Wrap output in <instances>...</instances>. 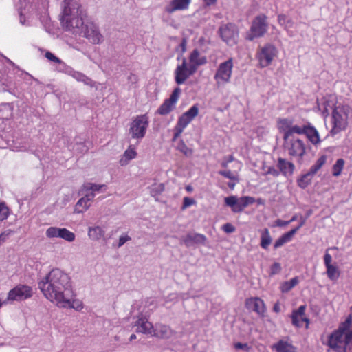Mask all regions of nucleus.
Returning <instances> with one entry per match:
<instances>
[{
  "label": "nucleus",
  "mask_w": 352,
  "mask_h": 352,
  "mask_svg": "<svg viewBox=\"0 0 352 352\" xmlns=\"http://www.w3.org/2000/svg\"><path fill=\"white\" fill-rule=\"evenodd\" d=\"M191 0H171L165 7L166 12L170 14L178 10H186L188 8Z\"/></svg>",
  "instance_id": "aec40b11"
},
{
  "label": "nucleus",
  "mask_w": 352,
  "mask_h": 352,
  "mask_svg": "<svg viewBox=\"0 0 352 352\" xmlns=\"http://www.w3.org/2000/svg\"><path fill=\"white\" fill-rule=\"evenodd\" d=\"M177 148L186 156H190L193 153L192 150L188 148L183 140L179 142Z\"/></svg>",
  "instance_id": "09e8293b"
},
{
  "label": "nucleus",
  "mask_w": 352,
  "mask_h": 352,
  "mask_svg": "<svg viewBox=\"0 0 352 352\" xmlns=\"http://www.w3.org/2000/svg\"><path fill=\"white\" fill-rule=\"evenodd\" d=\"M11 231L8 230L2 232L0 234V245H2L9 238Z\"/></svg>",
  "instance_id": "13d9d810"
},
{
  "label": "nucleus",
  "mask_w": 352,
  "mask_h": 352,
  "mask_svg": "<svg viewBox=\"0 0 352 352\" xmlns=\"http://www.w3.org/2000/svg\"><path fill=\"white\" fill-rule=\"evenodd\" d=\"M164 186L163 184H162V183L154 184L151 187L150 193H151V196L155 197L157 195H159L160 194H161L164 191Z\"/></svg>",
  "instance_id": "de8ad7c7"
},
{
  "label": "nucleus",
  "mask_w": 352,
  "mask_h": 352,
  "mask_svg": "<svg viewBox=\"0 0 352 352\" xmlns=\"http://www.w3.org/2000/svg\"><path fill=\"white\" fill-rule=\"evenodd\" d=\"M352 117V108L347 104H339L332 111L333 127L330 131L335 135L346 129L349 119Z\"/></svg>",
  "instance_id": "39448f33"
},
{
  "label": "nucleus",
  "mask_w": 352,
  "mask_h": 352,
  "mask_svg": "<svg viewBox=\"0 0 352 352\" xmlns=\"http://www.w3.org/2000/svg\"><path fill=\"white\" fill-rule=\"evenodd\" d=\"M306 126L307 125L298 126L292 124L289 131L283 135V138H296L294 135V133L298 135L304 134Z\"/></svg>",
  "instance_id": "72a5a7b5"
},
{
  "label": "nucleus",
  "mask_w": 352,
  "mask_h": 352,
  "mask_svg": "<svg viewBox=\"0 0 352 352\" xmlns=\"http://www.w3.org/2000/svg\"><path fill=\"white\" fill-rule=\"evenodd\" d=\"M305 305H301L298 309L293 311L292 320V324L296 327H302L303 323L305 322V327L308 328L309 319L305 316Z\"/></svg>",
  "instance_id": "a211bd4d"
},
{
  "label": "nucleus",
  "mask_w": 352,
  "mask_h": 352,
  "mask_svg": "<svg viewBox=\"0 0 352 352\" xmlns=\"http://www.w3.org/2000/svg\"><path fill=\"white\" fill-rule=\"evenodd\" d=\"M72 77L74 78V79H76L78 82H83L86 85H89L91 87L94 86L93 80L91 78H89V77H87V76H85L84 74H82L80 72L75 71V72L73 73V75Z\"/></svg>",
  "instance_id": "58836bf2"
},
{
  "label": "nucleus",
  "mask_w": 352,
  "mask_h": 352,
  "mask_svg": "<svg viewBox=\"0 0 352 352\" xmlns=\"http://www.w3.org/2000/svg\"><path fill=\"white\" fill-rule=\"evenodd\" d=\"M128 81L131 85H136L138 82V77L134 74H131L128 76Z\"/></svg>",
  "instance_id": "e2e57ef3"
},
{
  "label": "nucleus",
  "mask_w": 352,
  "mask_h": 352,
  "mask_svg": "<svg viewBox=\"0 0 352 352\" xmlns=\"http://www.w3.org/2000/svg\"><path fill=\"white\" fill-rule=\"evenodd\" d=\"M45 56L46 58H47L49 60L59 64H64V63L59 58L56 57L54 54L51 53L50 52H47Z\"/></svg>",
  "instance_id": "5fc2aeb1"
},
{
  "label": "nucleus",
  "mask_w": 352,
  "mask_h": 352,
  "mask_svg": "<svg viewBox=\"0 0 352 352\" xmlns=\"http://www.w3.org/2000/svg\"><path fill=\"white\" fill-rule=\"evenodd\" d=\"M77 36L86 38L92 44H100L104 41L98 27L94 23L89 21H86L84 23L82 32Z\"/></svg>",
  "instance_id": "1a4fd4ad"
},
{
  "label": "nucleus",
  "mask_w": 352,
  "mask_h": 352,
  "mask_svg": "<svg viewBox=\"0 0 352 352\" xmlns=\"http://www.w3.org/2000/svg\"><path fill=\"white\" fill-rule=\"evenodd\" d=\"M198 113L199 107L197 104H195L179 117L176 125L184 130Z\"/></svg>",
  "instance_id": "dca6fc26"
},
{
  "label": "nucleus",
  "mask_w": 352,
  "mask_h": 352,
  "mask_svg": "<svg viewBox=\"0 0 352 352\" xmlns=\"http://www.w3.org/2000/svg\"><path fill=\"white\" fill-rule=\"evenodd\" d=\"M245 305L248 309L254 311L259 315L263 314L265 311L263 301L258 298L248 299Z\"/></svg>",
  "instance_id": "4be33fe9"
},
{
  "label": "nucleus",
  "mask_w": 352,
  "mask_h": 352,
  "mask_svg": "<svg viewBox=\"0 0 352 352\" xmlns=\"http://www.w3.org/2000/svg\"><path fill=\"white\" fill-rule=\"evenodd\" d=\"M289 223H290V221H283V220H280V219H278L277 221H276V225L277 226H279V227L286 226Z\"/></svg>",
  "instance_id": "338daca9"
},
{
  "label": "nucleus",
  "mask_w": 352,
  "mask_h": 352,
  "mask_svg": "<svg viewBox=\"0 0 352 352\" xmlns=\"http://www.w3.org/2000/svg\"><path fill=\"white\" fill-rule=\"evenodd\" d=\"M267 174H270L273 176L277 177L279 175V171L275 169L274 167H269L267 171Z\"/></svg>",
  "instance_id": "0e129e2a"
},
{
  "label": "nucleus",
  "mask_w": 352,
  "mask_h": 352,
  "mask_svg": "<svg viewBox=\"0 0 352 352\" xmlns=\"http://www.w3.org/2000/svg\"><path fill=\"white\" fill-rule=\"evenodd\" d=\"M327 157L326 155L320 156L316 162L313 164L308 172L310 173L312 175H314L320 168L321 167L326 163Z\"/></svg>",
  "instance_id": "ea45409f"
},
{
  "label": "nucleus",
  "mask_w": 352,
  "mask_h": 352,
  "mask_svg": "<svg viewBox=\"0 0 352 352\" xmlns=\"http://www.w3.org/2000/svg\"><path fill=\"white\" fill-rule=\"evenodd\" d=\"M15 7L19 12L20 23L22 25H28L25 20L26 15L34 10L38 14H40L41 23L45 25L50 24V19L47 14L48 2L47 0H42L41 3L38 1L30 3V0H18L15 2Z\"/></svg>",
  "instance_id": "20e7f679"
},
{
  "label": "nucleus",
  "mask_w": 352,
  "mask_h": 352,
  "mask_svg": "<svg viewBox=\"0 0 352 352\" xmlns=\"http://www.w3.org/2000/svg\"><path fill=\"white\" fill-rule=\"evenodd\" d=\"M32 296V289L26 285H19L9 291L8 301H21Z\"/></svg>",
  "instance_id": "ddd939ff"
},
{
  "label": "nucleus",
  "mask_w": 352,
  "mask_h": 352,
  "mask_svg": "<svg viewBox=\"0 0 352 352\" xmlns=\"http://www.w3.org/2000/svg\"><path fill=\"white\" fill-rule=\"evenodd\" d=\"M173 131H174V135H173V140L175 141L183 133L184 129H182V128H180V127L177 126V125H175V126L174 127Z\"/></svg>",
  "instance_id": "bf43d9fd"
},
{
  "label": "nucleus",
  "mask_w": 352,
  "mask_h": 352,
  "mask_svg": "<svg viewBox=\"0 0 352 352\" xmlns=\"http://www.w3.org/2000/svg\"><path fill=\"white\" fill-rule=\"evenodd\" d=\"M314 175H312L311 174H310L309 172H307L306 174L302 175V177L298 179L297 182H298V185L301 188H307L311 183V178Z\"/></svg>",
  "instance_id": "c03bdc74"
},
{
  "label": "nucleus",
  "mask_w": 352,
  "mask_h": 352,
  "mask_svg": "<svg viewBox=\"0 0 352 352\" xmlns=\"http://www.w3.org/2000/svg\"><path fill=\"white\" fill-rule=\"evenodd\" d=\"M85 23L79 2L77 0H64L60 18L63 28L77 36L82 32Z\"/></svg>",
  "instance_id": "f03ea898"
},
{
  "label": "nucleus",
  "mask_w": 352,
  "mask_h": 352,
  "mask_svg": "<svg viewBox=\"0 0 352 352\" xmlns=\"http://www.w3.org/2000/svg\"><path fill=\"white\" fill-rule=\"evenodd\" d=\"M180 94L181 89L178 87L175 88L170 98L165 100L162 104L158 108L157 113L162 116H165L171 112L175 107V104L178 101Z\"/></svg>",
  "instance_id": "4468645a"
},
{
  "label": "nucleus",
  "mask_w": 352,
  "mask_h": 352,
  "mask_svg": "<svg viewBox=\"0 0 352 352\" xmlns=\"http://www.w3.org/2000/svg\"><path fill=\"white\" fill-rule=\"evenodd\" d=\"M195 204H196V201L194 199H192L191 197H184V199H183V204L182 206V210H184L187 208H188L191 206L195 205Z\"/></svg>",
  "instance_id": "603ef678"
},
{
  "label": "nucleus",
  "mask_w": 352,
  "mask_h": 352,
  "mask_svg": "<svg viewBox=\"0 0 352 352\" xmlns=\"http://www.w3.org/2000/svg\"><path fill=\"white\" fill-rule=\"evenodd\" d=\"M225 203L227 206L232 208L233 212H239L242 210L241 205L238 202V199L235 196L226 197Z\"/></svg>",
  "instance_id": "2f4dec72"
},
{
  "label": "nucleus",
  "mask_w": 352,
  "mask_h": 352,
  "mask_svg": "<svg viewBox=\"0 0 352 352\" xmlns=\"http://www.w3.org/2000/svg\"><path fill=\"white\" fill-rule=\"evenodd\" d=\"M333 106V102H330L326 97L318 100V108L322 113H328Z\"/></svg>",
  "instance_id": "f704fd0d"
},
{
  "label": "nucleus",
  "mask_w": 352,
  "mask_h": 352,
  "mask_svg": "<svg viewBox=\"0 0 352 352\" xmlns=\"http://www.w3.org/2000/svg\"><path fill=\"white\" fill-rule=\"evenodd\" d=\"M38 287L47 300L60 308L78 311L83 309L82 302L74 298L69 276L60 269L51 270L38 283Z\"/></svg>",
  "instance_id": "f257e3e1"
},
{
  "label": "nucleus",
  "mask_w": 352,
  "mask_h": 352,
  "mask_svg": "<svg viewBox=\"0 0 352 352\" xmlns=\"http://www.w3.org/2000/svg\"><path fill=\"white\" fill-rule=\"evenodd\" d=\"M219 32L221 38L229 45H232L236 43L237 37V31L234 24L229 23L223 25L219 28Z\"/></svg>",
  "instance_id": "2eb2a0df"
},
{
  "label": "nucleus",
  "mask_w": 352,
  "mask_h": 352,
  "mask_svg": "<svg viewBox=\"0 0 352 352\" xmlns=\"http://www.w3.org/2000/svg\"><path fill=\"white\" fill-rule=\"evenodd\" d=\"M277 167L280 172L285 177L291 176L295 168L293 163L280 157L278 159Z\"/></svg>",
  "instance_id": "5701e85b"
},
{
  "label": "nucleus",
  "mask_w": 352,
  "mask_h": 352,
  "mask_svg": "<svg viewBox=\"0 0 352 352\" xmlns=\"http://www.w3.org/2000/svg\"><path fill=\"white\" fill-rule=\"evenodd\" d=\"M135 327H136L137 332H140L144 334H150L152 336L154 326L148 321L146 316H144L142 314L139 316L138 320L135 322Z\"/></svg>",
  "instance_id": "f3484780"
},
{
  "label": "nucleus",
  "mask_w": 352,
  "mask_h": 352,
  "mask_svg": "<svg viewBox=\"0 0 352 352\" xmlns=\"http://www.w3.org/2000/svg\"><path fill=\"white\" fill-rule=\"evenodd\" d=\"M267 17L264 14L257 16L252 21L250 32L247 34L246 39L253 41L254 38L262 37L267 30Z\"/></svg>",
  "instance_id": "6e6552de"
},
{
  "label": "nucleus",
  "mask_w": 352,
  "mask_h": 352,
  "mask_svg": "<svg viewBox=\"0 0 352 352\" xmlns=\"http://www.w3.org/2000/svg\"><path fill=\"white\" fill-rule=\"evenodd\" d=\"M326 268L328 278L333 281L337 280L340 276V271L338 268L333 265L326 267Z\"/></svg>",
  "instance_id": "79ce46f5"
},
{
  "label": "nucleus",
  "mask_w": 352,
  "mask_h": 352,
  "mask_svg": "<svg viewBox=\"0 0 352 352\" xmlns=\"http://www.w3.org/2000/svg\"><path fill=\"white\" fill-rule=\"evenodd\" d=\"M272 239L270 236L269 230L267 228L263 229L261 234V247L264 250H267L272 243Z\"/></svg>",
  "instance_id": "7c9ffc66"
},
{
  "label": "nucleus",
  "mask_w": 352,
  "mask_h": 352,
  "mask_svg": "<svg viewBox=\"0 0 352 352\" xmlns=\"http://www.w3.org/2000/svg\"><path fill=\"white\" fill-rule=\"evenodd\" d=\"M174 334V331L170 327L163 324H155L152 336L162 339H168Z\"/></svg>",
  "instance_id": "6ab92c4d"
},
{
  "label": "nucleus",
  "mask_w": 352,
  "mask_h": 352,
  "mask_svg": "<svg viewBox=\"0 0 352 352\" xmlns=\"http://www.w3.org/2000/svg\"><path fill=\"white\" fill-rule=\"evenodd\" d=\"M331 261H332V257L330 255V254H329L327 251L324 256V263L325 267L332 265Z\"/></svg>",
  "instance_id": "680f3d73"
},
{
  "label": "nucleus",
  "mask_w": 352,
  "mask_h": 352,
  "mask_svg": "<svg viewBox=\"0 0 352 352\" xmlns=\"http://www.w3.org/2000/svg\"><path fill=\"white\" fill-rule=\"evenodd\" d=\"M188 60L189 62H188V63L192 67H194L196 72L199 66L205 65L207 63L206 57L202 55L197 49L194 50L190 53Z\"/></svg>",
  "instance_id": "412c9836"
},
{
  "label": "nucleus",
  "mask_w": 352,
  "mask_h": 352,
  "mask_svg": "<svg viewBox=\"0 0 352 352\" xmlns=\"http://www.w3.org/2000/svg\"><path fill=\"white\" fill-rule=\"evenodd\" d=\"M278 54L277 48L271 43L261 47L257 52V58L261 67L270 65Z\"/></svg>",
  "instance_id": "9d476101"
},
{
  "label": "nucleus",
  "mask_w": 352,
  "mask_h": 352,
  "mask_svg": "<svg viewBox=\"0 0 352 352\" xmlns=\"http://www.w3.org/2000/svg\"><path fill=\"white\" fill-rule=\"evenodd\" d=\"M131 239V237L129 236L127 234H123V235L120 236L119 238V242H118V246L119 248L122 247L125 243H126L127 241H129Z\"/></svg>",
  "instance_id": "6e6d98bb"
},
{
  "label": "nucleus",
  "mask_w": 352,
  "mask_h": 352,
  "mask_svg": "<svg viewBox=\"0 0 352 352\" xmlns=\"http://www.w3.org/2000/svg\"><path fill=\"white\" fill-rule=\"evenodd\" d=\"M85 195L83 197L86 199L87 201H89L90 203L94 199L96 194L94 192H91V190H84Z\"/></svg>",
  "instance_id": "4d7b16f0"
},
{
  "label": "nucleus",
  "mask_w": 352,
  "mask_h": 352,
  "mask_svg": "<svg viewBox=\"0 0 352 352\" xmlns=\"http://www.w3.org/2000/svg\"><path fill=\"white\" fill-rule=\"evenodd\" d=\"M344 164L342 159H338L333 166V175L338 177L340 175Z\"/></svg>",
  "instance_id": "49530a36"
},
{
  "label": "nucleus",
  "mask_w": 352,
  "mask_h": 352,
  "mask_svg": "<svg viewBox=\"0 0 352 352\" xmlns=\"http://www.w3.org/2000/svg\"><path fill=\"white\" fill-rule=\"evenodd\" d=\"M12 65V63L9 59L4 56L0 57V81L4 80L8 66Z\"/></svg>",
  "instance_id": "473e14b6"
},
{
  "label": "nucleus",
  "mask_w": 352,
  "mask_h": 352,
  "mask_svg": "<svg viewBox=\"0 0 352 352\" xmlns=\"http://www.w3.org/2000/svg\"><path fill=\"white\" fill-rule=\"evenodd\" d=\"M219 173L227 178H232V173L230 170L220 171Z\"/></svg>",
  "instance_id": "774afa93"
},
{
  "label": "nucleus",
  "mask_w": 352,
  "mask_h": 352,
  "mask_svg": "<svg viewBox=\"0 0 352 352\" xmlns=\"http://www.w3.org/2000/svg\"><path fill=\"white\" fill-rule=\"evenodd\" d=\"M90 206L91 203L82 197L76 203L74 211L78 214L83 213L90 207Z\"/></svg>",
  "instance_id": "4c0bfd02"
},
{
  "label": "nucleus",
  "mask_w": 352,
  "mask_h": 352,
  "mask_svg": "<svg viewBox=\"0 0 352 352\" xmlns=\"http://www.w3.org/2000/svg\"><path fill=\"white\" fill-rule=\"evenodd\" d=\"M65 66V72L70 76H72L73 75V73L75 72L76 70H74L72 67H69V66H67L65 65V64L64 63L63 64Z\"/></svg>",
  "instance_id": "69168bd1"
},
{
  "label": "nucleus",
  "mask_w": 352,
  "mask_h": 352,
  "mask_svg": "<svg viewBox=\"0 0 352 352\" xmlns=\"http://www.w3.org/2000/svg\"><path fill=\"white\" fill-rule=\"evenodd\" d=\"M292 123H293V120L291 119L281 118V119H279L277 122V127L280 131L283 133V135H284L288 131H289Z\"/></svg>",
  "instance_id": "c9c22d12"
},
{
  "label": "nucleus",
  "mask_w": 352,
  "mask_h": 352,
  "mask_svg": "<svg viewBox=\"0 0 352 352\" xmlns=\"http://www.w3.org/2000/svg\"><path fill=\"white\" fill-rule=\"evenodd\" d=\"M206 239V236L203 234L190 233L183 239V242L186 246H190L195 243H204Z\"/></svg>",
  "instance_id": "bb28decb"
},
{
  "label": "nucleus",
  "mask_w": 352,
  "mask_h": 352,
  "mask_svg": "<svg viewBox=\"0 0 352 352\" xmlns=\"http://www.w3.org/2000/svg\"><path fill=\"white\" fill-rule=\"evenodd\" d=\"M304 134L306 135L309 141L314 146L320 144L321 140L319 133L316 129L310 124L306 126Z\"/></svg>",
  "instance_id": "b1692460"
},
{
  "label": "nucleus",
  "mask_w": 352,
  "mask_h": 352,
  "mask_svg": "<svg viewBox=\"0 0 352 352\" xmlns=\"http://www.w3.org/2000/svg\"><path fill=\"white\" fill-rule=\"evenodd\" d=\"M280 271H281L280 264L279 263L275 262L274 263H273L272 265V266L270 267V274L271 276H273V275L280 273Z\"/></svg>",
  "instance_id": "864d4df0"
},
{
  "label": "nucleus",
  "mask_w": 352,
  "mask_h": 352,
  "mask_svg": "<svg viewBox=\"0 0 352 352\" xmlns=\"http://www.w3.org/2000/svg\"><path fill=\"white\" fill-rule=\"evenodd\" d=\"M14 106L12 103H2L0 104V121L9 120L13 116Z\"/></svg>",
  "instance_id": "cd10ccee"
},
{
  "label": "nucleus",
  "mask_w": 352,
  "mask_h": 352,
  "mask_svg": "<svg viewBox=\"0 0 352 352\" xmlns=\"http://www.w3.org/2000/svg\"><path fill=\"white\" fill-rule=\"evenodd\" d=\"M272 349L276 352H296V348L292 342L280 340L272 346Z\"/></svg>",
  "instance_id": "393cba45"
},
{
  "label": "nucleus",
  "mask_w": 352,
  "mask_h": 352,
  "mask_svg": "<svg viewBox=\"0 0 352 352\" xmlns=\"http://www.w3.org/2000/svg\"><path fill=\"white\" fill-rule=\"evenodd\" d=\"M104 230L100 226L89 227L88 228V236L92 241H98L104 235Z\"/></svg>",
  "instance_id": "c85d7f7f"
},
{
  "label": "nucleus",
  "mask_w": 352,
  "mask_h": 352,
  "mask_svg": "<svg viewBox=\"0 0 352 352\" xmlns=\"http://www.w3.org/2000/svg\"><path fill=\"white\" fill-rule=\"evenodd\" d=\"M223 230L226 233H232L235 230L234 227L231 223H226L222 226Z\"/></svg>",
  "instance_id": "052dcab7"
},
{
  "label": "nucleus",
  "mask_w": 352,
  "mask_h": 352,
  "mask_svg": "<svg viewBox=\"0 0 352 352\" xmlns=\"http://www.w3.org/2000/svg\"><path fill=\"white\" fill-rule=\"evenodd\" d=\"M148 126V117L146 114L137 116L131 122L129 129L131 138L142 140Z\"/></svg>",
  "instance_id": "0eeeda50"
},
{
  "label": "nucleus",
  "mask_w": 352,
  "mask_h": 352,
  "mask_svg": "<svg viewBox=\"0 0 352 352\" xmlns=\"http://www.w3.org/2000/svg\"><path fill=\"white\" fill-rule=\"evenodd\" d=\"M295 234L296 230H290L289 232L285 233L275 241L274 248L277 249L283 246L285 243L289 242Z\"/></svg>",
  "instance_id": "c756f323"
},
{
  "label": "nucleus",
  "mask_w": 352,
  "mask_h": 352,
  "mask_svg": "<svg viewBox=\"0 0 352 352\" xmlns=\"http://www.w3.org/2000/svg\"><path fill=\"white\" fill-rule=\"evenodd\" d=\"M104 185H98L92 183H87L83 185L82 190H91V192L100 191Z\"/></svg>",
  "instance_id": "3c124183"
},
{
  "label": "nucleus",
  "mask_w": 352,
  "mask_h": 352,
  "mask_svg": "<svg viewBox=\"0 0 352 352\" xmlns=\"http://www.w3.org/2000/svg\"><path fill=\"white\" fill-rule=\"evenodd\" d=\"M283 147L289 155L297 157L298 161H301L306 152L305 142L298 138H283Z\"/></svg>",
  "instance_id": "423d86ee"
},
{
  "label": "nucleus",
  "mask_w": 352,
  "mask_h": 352,
  "mask_svg": "<svg viewBox=\"0 0 352 352\" xmlns=\"http://www.w3.org/2000/svg\"><path fill=\"white\" fill-rule=\"evenodd\" d=\"M62 228L52 226L45 231V236L49 239L60 238Z\"/></svg>",
  "instance_id": "37998d69"
},
{
  "label": "nucleus",
  "mask_w": 352,
  "mask_h": 352,
  "mask_svg": "<svg viewBox=\"0 0 352 352\" xmlns=\"http://www.w3.org/2000/svg\"><path fill=\"white\" fill-rule=\"evenodd\" d=\"M67 242L72 243L76 239V234L67 228H62L60 238Z\"/></svg>",
  "instance_id": "a18cd8bd"
},
{
  "label": "nucleus",
  "mask_w": 352,
  "mask_h": 352,
  "mask_svg": "<svg viewBox=\"0 0 352 352\" xmlns=\"http://www.w3.org/2000/svg\"><path fill=\"white\" fill-rule=\"evenodd\" d=\"M195 72V68L192 67L184 57L182 63L178 65L174 71L175 81L177 85H182Z\"/></svg>",
  "instance_id": "f8f14e48"
},
{
  "label": "nucleus",
  "mask_w": 352,
  "mask_h": 352,
  "mask_svg": "<svg viewBox=\"0 0 352 352\" xmlns=\"http://www.w3.org/2000/svg\"><path fill=\"white\" fill-rule=\"evenodd\" d=\"M233 67L232 58L219 64L214 78L217 85L219 86L224 85L230 81Z\"/></svg>",
  "instance_id": "9b49d317"
},
{
  "label": "nucleus",
  "mask_w": 352,
  "mask_h": 352,
  "mask_svg": "<svg viewBox=\"0 0 352 352\" xmlns=\"http://www.w3.org/2000/svg\"><path fill=\"white\" fill-rule=\"evenodd\" d=\"M10 214L9 208L4 204L0 202V221L6 219Z\"/></svg>",
  "instance_id": "8fccbe9b"
},
{
  "label": "nucleus",
  "mask_w": 352,
  "mask_h": 352,
  "mask_svg": "<svg viewBox=\"0 0 352 352\" xmlns=\"http://www.w3.org/2000/svg\"><path fill=\"white\" fill-rule=\"evenodd\" d=\"M298 283V277H294L289 281L283 283L280 285V290L283 293L288 292Z\"/></svg>",
  "instance_id": "a19ab883"
},
{
  "label": "nucleus",
  "mask_w": 352,
  "mask_h": 352,
  "mask_svg": "<svg viewBox=\"0 0 352 352\" xmlns=\"http://www.w3.org/2000/svg\"><path fill=\"white\" fill-rule=\"evenodd\" d=\"M278 21L288 32L289 35L292 36V34L289 31V29L292 28L293 21L291 19H288L285 14H279L278 16Z\"/></svg>",
  "instance_id": "e433bc0d"
},
{
  "label": "nucleus",
  "mask_w": 352,
  "mask_h": 352,
  "mask_svg": "<svg viewBox=\"0 0 352 352\" xmlns=\"http://www.w3.org/2000/svg\"><path fill=\"white\" fill-rule=\"evenodd\" d=\"M136 156L137 152L135 146L130 145L120 157L119 163L122 166H126L129 162L135 159Z\"/></svg>",
  "instance_id": "a878e982"
},
{
  "label": "nucleus",
  "mask_w": 352,
  "mask_h": 352,
  "mask_svg": "<svg viewBox=\"0 0 352 352\" xmlns=\"http://www.w3.org/2000/svg\"><path fill=\"white\" fill-rule=\"evenodd\" d=\"M327 344L333 352H346L352 348V323L349 317L328 336Z\"/></svg>",
  "instance_id": "7ed1b4c3"
}]
</instances>
